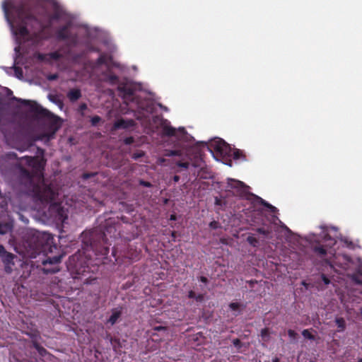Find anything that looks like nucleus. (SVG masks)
Returning a JSON list of instances; mask_svg holds the SVG:
<instances>
[{
  "label": "nucleus",
  "mask_w": 362,
  "mask_h": 362,
  "mask_svg": "<svg viewBox=\"0 0 362 362\" xmlns=\"http://www.w3.org/2000/svg\"><path fill=\"white\" fill-rule=\"evenodd\" d=\"M133 124L134 122L132 120L118 119L117 122H115L114 127L115 129H126L133 126Z\"/></svg>",
  "instance_id": "ddd939ff"
},
{
  "label": "nucleus",
  "mask_w": 362,
  "mask_h": 362,
  "mask_svg": "<svg viewBox=\"0 0 362 362\" xmlns=\"http://www.w3.org/2000/svg\"><path fill=\"white\" fill-rule=\"evenodd\" d=\"M0 257L6 264H13V255L7 252L2 245H0Z\"/></svg>",
  "instance_id": "f8f14e48"
},
{
  "label": "nucleus",
  "mask_w": 362,
  "mask_h": 362,
  "mask_svg": "<svg viewBox=\"0 0 362 362\" xmlns=\"http://www.w3.org/2000/svg\"><path fill=\"white\" fill-rule=\"evenodd\" d=\"M256 201L259 203H261L262 205L266 206L271 212H276L277 211V209L275 206H273L268 202H265L264 199H262L260 197H256Z\"/></svg>",
  "instance_id": "2eb2a0df"
},
{
  "label": "nucleus",
  "mask_w": 362,
  "mask_h": 362,
  "mask_svg": "<svg viewBox=\"0 0 362 362\" xmlns=\"http://www.w3.org/2000/svg\"><path fill=\"white\" fill-rule=\"evenodd\" d=\"M302 334L305 338H308L310 339H313V336L311 334V333L308 329L303 330L302 332Z\"/></svg>",
  "instance_id": "b1692460"
},
{
  "label": "nucleus",
  "mask_w": 362,
  "mask_h": 362,
  "mask_svg": "<svg viewBox=\"0 0 362 362\" xmlns=\"http://www.w3.org/2000/svg\"><path fill=\"white\" fill-rule=\"evenodd\" d=\"M52 124L51 125V133L47 135V140H49L53 137L55 132L59 129L61 126V122L59 117H54L52 119Z\"/></svg>",
  "instance_id": "9b49d317"
},
{
  "label": "nucleus",
  "mask_w": 362,
  "mask_h": 362,
  "mask_svg": "<svg viewBox=\"0 0 362 362\" xmlns=\"http://www.w3.org/2000/svg\"><path fill=\"white\" fill-rule=\"evenodd\" d=\"M140 184L145 187H149L151 185L149 182H144V181H140Z\"/></svg>",
  "instance_id": "f704fd0d"
},
{
  "label": "nucleus",
  "mask_w": 362,
  "mask_h": 362,
  "mask_svg": "<svg viewBox=\"0 0 362 362\" xmlns=\"http://www.w3.org/2000/svg\"><path fill=\"white\" fill-rule=\"evenodd\" d=\"M155 330H157V331L163 330V331H165V328L163 327L159 326V327H155Z\"/></svg>",
  "instance_id": "e433bc0d"
},
{
  "label": "nucleus",
  "mask_w": 362,
  "mask_h": 362,
  "mask_svg": "<svg viewBox=\"0 0 362 362\" xmlns=\"http://www.w3.org/2000/svg\"><path fill=\"white\" fill-rule=\"evenodd\" d=\"M103 45L105 49H108L110 52H113L115 50V45L110 41H103Z\"/></svg>",
  "instance_id": "a211bd4d"
},
{
  "label": "nucleus",
  "mask_w": 362,
  "mask_h": 362,
  "mask_svg": "<svg viewBox=\"0 0 362 362\" xmlns=\"http://www.w3.org/2000/svg\"><path fill=\"white\" fill-rule=\"evenodd\" d=\"M14 99L21 101V103L23 104L25 106L29 107L30 111L33 112L41 113L44 111L42 108L35 101L17 99L16 98H14Z\"/></svg>",
  "instance_id": "9d476101"
},
{
  "label": "nucleus",
  "mask_w": 362,
  "mask_h": 362,
  "mask_svg": "<svg viewBox=\"0 0 362 362\" xmlns=\"http://www.w3.org/2000/svg\"><path fill=\"white\" fill-rule=\"evenodd\" d=\"M1 8L16 42L14 72L18 78L23 75L17 66L22 63L21 55L49 39L55 23L64 24L56 31V37L69 47L94 50L93 45L101 41L102 31L76 22L57 0H5Z\"/></svg>",
  "instance_id": "f257e3e1"
},
{
  "label": "nucleus",
  "mask_w": 362,
  "mask_h": 362,
  "mask_svg": "<svg viewBox=\"0 0 362 362\" xmlns=\"http://www.w3.org/2000/svg\"><path fill=\"white\" fill-rule=\"evenodd\" d=\"M188 297L189 298H194L195 299V297H196V294L194 293V291H190L188 293Z\"/></svg>",
  "instance_id": "473e14b6"
},
{
  "label": "nucleus",
  "mask_w": 362,
  "mask_h": 362,
  "mask_svg": "<svg viewBox=\"0 0 362 362\" xmlns=\"http://www.w3.org/2000/svg\"><path fill=\"white\" fill-rule=\"evenodd\" d=\"M174 180H175V182H177V181L179 180V177H178V176H177V175H175V176L174 177Z\"/></svg>",
  "instance_id": "a19ab883"
},
{
  "label": "nucleus",
  "mask_w": 362,
  "mask_h": 362,
  "mask_svg": "<svg viewBox=\"0 0 362 362\" xmlns=\"http://www.w3.org/2000/svg\"><path fill=\"white\" fill-rule=\"evenodd\" d=\"M358 362H362V359H360V360L358 361Z\"/></svg>",
  "instance_id": "09e8293b"
},
{
  "label": "nucleus",
  "mask_w": 362,
  "mask_h": 362,
  "mask_svg": "<svg viewBox=\"0 0 362 362\" xmlns=\"http://www.w3.org/2000/svg\"><path fill=\"white\" fill-rule=\"evenodd\" d=\"M35 57L38 60L47 63L56 62L59 61L61 58H64L66 59V60L69 62H76V57L74 56H72L69 52L66 53H62L61 52H54L48 54L37 53L35 54Z\"/></svg>",
  "instance_id": "0eeeda50"
},
{
  "label": "nucleus",
  "mask_w": 362,
  "mask_h": 362,
  "mask_svg": "<svg viewBox=\"0 0 362 362\" xmlns=\"http://www.w3.org/2000/svg\"><path fill=\"white\" fill-rule=\"evenodd\" d=\"M225 188L226 191L231 192L232 194L241 197L247 193L249 187L240 180L228 178Z\"/></svg>",
  "instance_id": "6e6552de"
},
{
  "label": "nucleus",
  "mask_w": 362,
  "mask_h": 362,
  "mask_svg": "<svg viewBox=\"0 0 362 362\" xmlns=\"http://www.w3.org/2000/svg\"><path fill=\"white\" fill-rule=\"evenodd\" d=\"M13 228L12 223H0V235H4L11 231Z\"/></svg>",
  "instance_id": "4468645a"
},
{
  "label": "nucleus",
  "mask_w": 362,
  "mask_h": 362,
  "mask_svg": "<svg viewBox=\"0 0 362 362\" xmlns=\"http://www.w3.org/2000/svg\"><path fill=\"white\" fill-rule=\"evenodd\" d=\"M239 343H240L239 339H234V340H233V344H234L235 346H238V345L239 344Z\"/></svg>",
  "instance_id": "ea45409f"
},
{
  "label": "nucleus",
  "mask_w": 362,
  "mask_h": 362,
  "mask_svg": "<svg viewBox=\"0 0 362 362\" xmlns=\"http://www.w3.org/2000/svg\"><path fill=\"white\" fill-rule=\"evenodd\" d=\"M121 96L124 98L126 103L131 102L135 104L138 110L144 111L143 116H138L139 119H142L143 117L146 118L148 115L151 113L153 110V103L151 102H143L139 100L140 95L137 94V91L141 90V85L132 81H128L124 84H120L118 86Z\"/></svg>",
  "instance_id": "39448f33"
},
{
  "label": "nucleus",
  "mask_w": 362,
  "mask_h": 362,
  "mask_svg": "<svg viewBox=\"0 0 362 362\" xmlns=\"http://www.w3.org/2000/svg\"><path fill=\"white\" fill-rule=\"evenodd\" d=\"M100 121V117L98 116H94L91 118V123L93 125H96Z\"/></svg>",
  "instance_id": "a878e982"
},
{
  "label": "nucleus",
  "mask_w": 362,
  "mask_h": 362,
  "mask_svg": "<svg viewBox=\"0 0 362 362\" xmlns=\"http://www.w3.org/2000/svg\"><path fill=\"white\" fill-rule=\"evenodd\" d=\"M351 279H352L354 282H356V284H361V281H360V280L358 279V277H357L356 274H353V275L351 276Z\"/></svg>",
  "instance_id": "c85d7f7f"
},
{
  "label": "nucleus",
  "mask_w": 362,
  "mask_h": 362,
  "mask_svg": "<svg viewBox=\"0 0 362 362\" xmlns=\"http://www.w3.org/2000/svg\"><path fill=\"white\" fill-rule=\"evenodd\" d=\"M35 347L40 355L44 356L46 354V350L44 348L40 347L37 344H35Z\"/></svg>",
  "instance_id": "393cba45"
},
{
  "label": "nucleus",
  "mask_w": 362,
  "mask_h": 362,
  "mask_svg": "<svg viewBox=\"0 0 362 362\" xmlns=\"http://www.w3.org/2000/svg\"><path fill=\"white\" fill-rule=\"evenodd\" d=\"M335 322L339 328H340L341 329H343L344 328L345 322L342 318H337Z\"/></svg>",
  "instance_id": "5701e85b"
},
{
  "label": "nucleus",
  "mask_w": 362,
  "mask_h": 362,
  "mask_svg": "<svg viewBox=\"0 0 362 362\" xmlns=\"http://www.w3.org/2000/svg\"><path fill=\"white\" fill-rule=\"evenodd\" d=\"M61 261V257H54L53 258H49L45 261L43 262V264H57L60 262Z\"/></svg>",
  "instance_id": "aec40b11"
},
{
  "label": "nucleus",
  "mask_w": 362,
  "mask_h": 362,
  "mask_svg": "<svg viewBox=\"0 0 362 362\" xmlns=\"http://www.w3.org/2000/svg\"><path fill=\"white\" fill-rule=\"evenodd\" d=\"M319 228L321 230L320 235L310 233L305 238L310 243H325L322 246L315 247L314 251L321 257L326 256L325 259L336 271H338L337 267L345 272L356 270L362 276V260L360 258L351 259L346 255L337 252L340 246L349 247L351 243L339 237L336 227L321 225Z\"/></svg>",
  "instance_id": "f03ea898"
},
{
  "label": "nucleus",
  "mask_w": 362,
  "mask_h": 362,
  "mask_svg": "<svg viewBox=\"0 0 362 362\" xmlns=\"http://www.w3.org/2000/svg\"><path fill=\"white\" fill-rule=\"evenodd\" d=\"M35 197L42 202H54L56 200V194L52 186L43 185V187H37L35 189Z\"/></svg>",
  "instance_id": "1a4fd4ad"
},
{
  "label": "nucleus",
  "mask_w": 362,
  "mask_h": 362,
  "mask_svg": "<svg viewBox=\"0 0 362 362\" xmlns=\"http://www.w3.org/2000/svg\"><path fill=\"white\" fill-rule=\"evenodd\" d=\"M57 78V74H52V75H49L47 76V79L49 81H53L54 79H56Z\"/></svg>",
  "instance_id": "7c9ffc66"
},
{
  "label": "nucleus",
  "mask_w": 362,
  "mask_h": 362,
  "mask_svg": "<svg viewBox=\"0 0 362 362\" xmlns=\"http://www.w3.org/2000/svg\"><path fill=\"white\" fill-rule=\"evenodd\" d=\"M120 311L118 310H115L111 316L109 318V320L108 322L111 324V325H114L118 320V318L120 316Z\"/></svg>",
  "instance_id": "dca6fc26"
},
{
  "label": "nucleus",
  "mask_w": 362,
  "mask_h": 362,
  "mask_svg": "<svg viewBox=\"0 0 362 362\" xmlns=\"http://www.w3.org/2000/svg\"><path fill=\"white\" fill-rule=\"evenodd\" d=\"M156 119L159 121V124L163 135L175 136L177 140L187 144V145L182 146L180 149L167 151L165 156L168 157H179L180 160L177 161L175 164L177 167L182 169L187 170L190 166L194 168H202L204 165L202 158H199L197 156H194V158H192V149L189 146V144L194 141V138L187 133L185 128L179 127L176 129L173 127L170 122L167 119L162 118H156Z\"/></svg>",
  "instance_id": "7ed1b4c3"
},
{
  "label": "nucleus",
  "mask_w": 362,
  "mask_h": 362,
  "mask_svg": "<svg viewBox=\"0 0 362 362\" xmlns=\"http://www.w3.org/2000/svg\"><path fill=\"white\" fill-rule=\"evenodd\" d=\"M286 230L288 233H291V237H288V241L291 242L292 240H298V238H299V236L297 235H295V234H292L291 233V231L288 229V228H287L286 226H284Z\"/></svg>",
  "instance_id": "412c9836"
},
{
  "label": "nucleus",
  "mask_w": 362,
  "mask_h": 362,
  "mask_svg": "<svg viewBox=\"0 0 362 362\" xmlns=\"http://www.w3.org/2000/svg\"><path fill=\"white\" fill-rule=\"evenodd\" d=\"M170 220H175V215H171L170 216Z\"/></svg>",
  "instance_id": "79ce46f5"
},
{
  "label": "nucleus",
  "mask_w": 362,
  "mask_h": 362,
  "mask_svg": "<svg viewBox=\"0 0 362 362\" xmlns=\"http://www.w3.org/2000/svg\"><path fill=\"white\" fill-rule=\"evenodd\" d=\"M69 97L71 100H76L81 97V93L78 90H73L69 92Z\"/></svg>",
  "instance_id": "f3484780"
},
{
  "label": "nucleus",
  "mask_w": 362,
  "mask_h": 362,
  "mask_svg": "<svg viewBox=\"0 0 362 362\" xmlns=\"http://www.w3.org/2000/svg\"><path fill=\"white\" fill-rule=\"evenodd\" d=\"M288 334L291 338H294L296 334V332L291 329L288 330Z\"/></svg>",
  "instance_id": "2f4dec72"
},
{
  "label": "nucleus",
  "mask_w": 362,
  "mask_h": 362,
  "mask_svg": "<svg viewBox=\"0 0 362 362\" xmlns=\"http://www.w3.org/2000/svg\"><path fill=\"white\" fill-rule=\"evenodd\" d=\"M321 277H322V280L323 281L325 284L327 285L329 284L330 281H329V279L326 277L325 275L322 274Z\"/></svg>",
  "instance_id": "c756f323"
},
{
  "label": "nucleus",
  "mask_w": 362,
  "mask_h": 362,
  "mask_svg": "<svg viewBox=\"0 0 362 362\" xmlns=\"http://www.w3.org/2000/svg\"><path fill=\"white\" fill-rule=\"evenodd\" d=\"M204 297L202 295H196L195 300L197 301H202L203 300Z\"/></svg>",
  "instance_id": "72a5a7b5"
},
{
  "label": "nucleus",
  "mask_w": 362,
  "mask_h": 362,
  "mask_svg": "<svg viewBox=\"0 0 362 362\" xmlns=\"http://www.w3.org/2000/svg\"><path fill=\"white\" fill-rule=\"evenodd\" d=\"M132 138H127V139H125V143H126L127 144H131V143H132Z\"/></svg>",
  "instance_id": "58836bf2"
},
{
  "label": "nucleus",
  "mask_w": 362,
  "mask_h": 362,
  "mask_svg": "<svg viewBox=\"0 0 362 362\" xmlns=\"http://www.w3.org/2000/svg\"><path fill=\"white\" fill-rule=\"evenodd\" d=\"M302 284H303L304 286L307 287V284H306L305 281H303V282H302Z\"/></svg>",
  "instance_id": "49530a36"
},
{
  "label": "nucleus",
  "mask_w": 362,
  "mask_h": 362,
  "mask_svg": "<svg viewBox=\"0 0 362 362\" xmlns=\"http://www.w3.org/2000/svg\"><path fill=\"white\" fill-rule=\"evenodd\" d=\"M247 241L254 247H256L258 245L257 239L253 235H249L247 238Z\"/></svg>",
  "instance_id": "6ab92c4d"
},
{
  "label": "nucleus",
  "mask_w": 362,
  "mask_h": 362,
  "mask_svg": "<svg viewBox=\"0 0 362 362\" xmlns=\"http://www.w3.org/2000/svg\"><path fill=\"white\" fill-rule=\"evenodd\" d=\"M98 69H105L106 71L103 74L102 79L110 84L114 85L117 84L118 77L113 70L115 69L122 71L123 66L115 62L112 57L108 56L107 54H101L98 58V64L95 71L97 72Z\"/></svg>",
  "instance_id": "423d86ee"
},
{
  "label": "nucleus",
  "mask_w": 362,
  "mask_h": 362,
  "mask_svg": "<svg viewBox=\"0 0 362 362\" xmlns=\"http://www.w3.org/2000/svg\"><path fill=\"white\" fill-rule=\"evenodd\" d=\"M230 308L231 310H235L238 308L239 307V304L238 303H231L230 305H229Z\"/></svg>",
  "instance_id": "cd10ccee"
},
{
  "label": "nucleus",
  "mask_w": 362,
  "mask_h": 362,
  "mask_svg": "<svg viewBox=\"0 0 362 362\" xmlns=\"http://www.w3.org/2000/svg\"><path fill=\"white\" fill-rule=\"evenodd\" d=\"M164 161H165V159H164V158H160V159H159V162H160V163H163Z\"/></svg>",
  "instance_id": "c03bdc74"
},
{
  "label": "nucleus",
  "mask_w": 362,
  "mask_h": 362,
  "mask_svg": "<svg viewBox=\"0 0 362 362\" xmlns=\"http://www.w3.org/2000/svg\"><path fill=\"white\" fill-rule=\"evenodd\" d=\"M272 362H279V359L277 358H275L273 359Z\"/></svg>",
  "instance_id": "a18cd8bd"
},
{
  "label": "nucleus",
  "mask_w": 362,
  "mask_h": 362,
  "mask_svg": "<svg viewBox=\"0 0 362 362\" xmlns=\"http://www.w3.org/2000/svg\"><path fill=\"white\" fill-rule=\"evenodd\" d=\"M200 281L204 284H206L207 282V279L204 276H201L200 277Z\"/></svg>",
  "instance_id": "4c0bfd02"
},
{
  "label": "nucleus",
  "mask_w": 362,
  "mask_h": 362,
  "mask_svg": "<svg viewBox=\"0 0 362 362\" xmlns=\"http://www.w3.org/2000/svg\"><path fill=\"white\" fill-rule=\"evenodd\" d=\"M207 148L212 156L217 161H221L225 165L232 166L231 158L240 160L242 158V151L233 148L224 140L215 138L209 141Z\"/></svg>",
  "instance_id": "20e7f679"
},
{
  "label": "nucleus",
  "mask_w": 362,
  "mask_h": 362,
  "mask_svg": "<svg viewBox=\"0 0 362 362\" xmlns=\"http://www.w3.org/2000/svg\"><path fill=\"white\" fill-rule=\"evenodd\" d=\"M81 108H86V105H81Z\"/></svg>",
  "instance_id": "de8ad7c7"
},
{
  "label": "nucleus",
  "mask_w": 362,
  "mask_h": 362,
  "mask_svg": "<svg viewBox=\"0 0 362 362\" xmlns=\"http://www.w3.org/2000/svg\"><path fill=\"white\" fill-rule=\"evenodd\" d=\"M257 232L261 234H264V235L266 234V231L263 228H258Z\"/></svg>",
  "instance_id": "c9c22d12"
},
{
  "label": "nucleus",
  "mask_w": 362,
  "mask_h": 362,
  "mask_svg": "<svg viewBox=\"0 0 362 362\" xmlns=\"http://www.w3.org/2000/svg\"><path fill=\"white\" fill-rule=\"evenodd\" d=\"M140 156H141V155H139V154H136V155L135 154V155H134V158L135 159H136V158H137L138 157H140Z\"/></svg>",
  "instance_id": "37998d69"
},
{
  "label": "nucleus",
  "mask_w": 362,
  "mask_h": 362,
  "mask_svg": "<svg viewBox=\"0 0 362 362\" xmlns=\"http://www.w3.org/2000/svg\"><path fill=\"white\" fill-rule=\"evenodd\" d=\"M261 337L263 341H267L269 339V332L267 329H262L261 332Z\"/></svg>",
  "instance_id": "4be33fe9"
},
{
  "label": "nucleus",
  "mask_w": 362,
  "mask_h": 362,
  "mask_svg": "<svg viewBox=\"0 0 362 362\" xmlns=\"http://www.w3.org/2000/svg\"><path fill=\"white\" fill-rule=\"evenodd\" d=\"M209 226L211 228H214V229H216V228H218L219 227V224L218 222L216 221H211L210 223H209Z\"/></svg>",
  "instance_id": "bb28decb"
}]
</instances>
